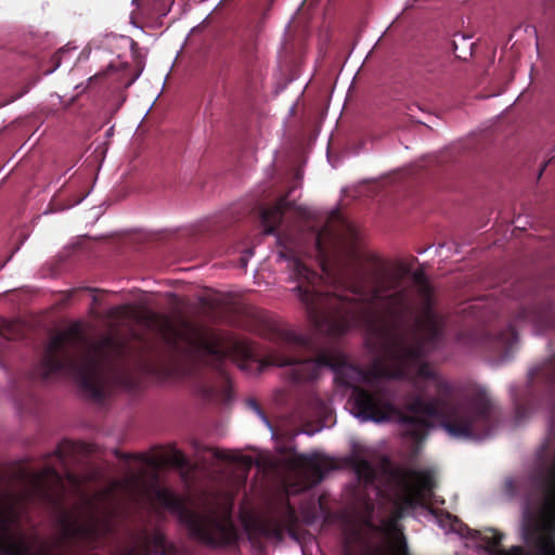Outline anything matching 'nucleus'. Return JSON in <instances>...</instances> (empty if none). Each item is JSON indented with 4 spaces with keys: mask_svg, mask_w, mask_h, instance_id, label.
<instances>
[{
    "mask_svg": "<svg viewBox=\"0 0 555 555\" xmlns=\"http://www.w3.org/2000/svg\"><path fill=\"white\" fill-rule=\"evenodd\" d=\"M281 257L289 260L293 291L305 307L317 332L339 336L351 327L364 330L366 344L390 364L389 373L378 364L362 369L338 352L323 350L314 358H298L279 352L268 354L260 369L286 366L294 384L317 379L324 367L335 380L352 389L349 401L361 421H398L415 441L426 438L430 420H439L455 438L479 440L489 437L500 420V409L488 391L477 388L465 400L455 398V389L425 358L438 348L444 333V317L436 310L435 289L424 270L412 273L416 300L402 287L412 264L372 259L366 270L357 266L359 254L352 249L338 260L334 278L350 295L324 292L322 276L309 269L291 247L287 235L278 234Z\"/></svg>",
    "mask_w": 555,
    "mask_h": 555,
    "instance_id": "nucleus-1",
    "label": "nucleus"
},
{
    "mask_svg": "<svg viewBox=\"0 0 555 555\" xmlns=\"http://www.w3.org/2000/svg\"><path fill=\"white\" fill-rule=\"evenodd\" d=\"M146 321L164 338L168 354L144 344L134 347L114 335L91 343L76 323L51 337L40 361L39 375L74 378L92 399L101 400L107 385L132 387L140 374H160L173 370L179 361L205 364L229 380L228 362L241 369L254 359L253 347L244 341L227 345L214 331L182 319L178 327L171 319L149 312Z\"/></svg>",
    "mask_w": 555,
    "mask_h": 555,
    "instance_id": "nucleus-2",
    "label": "nucleus"
},
{
    "mask_svg": "<svg viewBox=\"0 0 555 555\" xmlns=\"http://www.w3.org/2000/svg\"><path fill=\"white\" fill-rule=\"evenodd\" d=\"M516 322H529L539 333L555 331V309L548 301L521 308ZM554 389L555 353L529 370L524 389L511 388L516 422L520 423L527 417L537 396ZM505 491L511 496L522 495L525 534L530 545L528 551L521 546L505 550L501 545L503 533L494 529L486 532L470 529L450 513L438 516V521L451 531L482 542L493 555H555V413L550 421L547 438L537 451L534 465L526 477L507 479Z\"/></svg>",
    "mask_w": 555,
    "mask_h": 555,
    "instance_id": "nucleus-3",
    "label": "nucleus"
},
{
    "mask_svg": "<svg viewBox=\"0 0 555 555\" xmlns=\"http://www.w3.org/2000/svg\"><path fill=\"white\" fill-rule=\"evenodd\" d=\"M151 499L163 508L177 516L191 538L209 547H228L237 544V530L230 518L221 519L215 515L197 513L189 508L184 500L171 490L153 485Z\"/></svg>",
    "mask_w": 555,
    "mask_h": 555,
    "instance_id": "nucleus-4",
    "label": "nucleus"
},
{
    "mask_svg": "<svg viewBox=\"0 0 555 555\" xmlns=\"http://www.w3.org/2000/svg\"><path fill=\"white\" fill-rule=\"evenodd\" d=\"M63 525L66 534L76 540L83 553H91L100 548L112 532V525L107 520L74 524L64 518Z\"/></svg>",
    "mask_w": 555,
    "mask_h": 555,
    "instance_id": "nucleus-5",
    "label": "nucleus"
},
{
    "mask_svg": "<svg viewBox=\"0 0 555 555\" xmlns=\"http://www.w3.org/2000/svg\"><path fill=\"white\" fill-rule=\"evenodd\" d=\"M292 466L302 470L305 477L308 479L309 487L321 482L325 473L333 468L330 460H319L317 456H309L305 454L296 455L292 460Z\"/></svg>",
    "mask_w": 555,
    "mask_h": 555,
    "instance_id": "nucleus-6",
    "label": "nucleus"
},
{
    "mask_svg": "<svg viewBox=\"0 0 555 555\" xmlns=\"http://www.w3.org/2000/svg\"><path fill=\"white\" fill-rule=\"evenodd\" d=\"M388 475L403 486L414 481L418 492H431L436 485L434 476L429 472L388 467Z\"/></svg>",
    "mask_w": 555,
    "mask_h": 555,
    "instance_id": "nucleus-7",
    "label": "nucleus"
},
{
    "mask_svg": "<svg viewBox=\"0 0 555 555\" xmlns=\"http://www.w3.org/2000/svg\"><path fill=\"white\" fill-rule=\"evenodd\" d=\"M296 522V512L289 504H287L284 509L283 524L279 519L267 518L257 522L256 530L262 537L274 538L281 541L284 538V525L287 527H293Z\"/></svg>",
    "mask_w": 555,
    "mask_h": 555,
    "instance_id": "nucleus-8",
    "label": "nucleus"
},
{
    "mask_svg": "<svg viewBox=\"0 0 555 555\" xmlns=\"http://www.w3.org/2000/svg\"><path fill=\"white\" fill-rule=\"evenodd\" d=\"M295 207L294 202H289L287 195L280 197L272 206L266 207L261 210V224L264 234H274L280 227L284 212Z\"/></svg>",
    "mask_w": 555,
    "mask_h": 555,
    "instance_id": "nucleus-9",
    "label": "nucleus"
},
{
    "mask_svg": "<svg viewBox=\"0 0 555 555\" xmlns=\"http://www.w3.org/2000/svg\"><path fill=\"white\" fill-rule=\"evenodd\" d=\"M518 341V334L514 324H508L505 330L487 338L486 345L501 358H507Z\"/></svg>",
    "mask_w": 555,
    "mask_h": 555,
    "instance_id": "nucleus-10",
    "label": "nucleus"
},
{
    "mask_svg": "<svg viewBox=\"0 0 555 555\" xmlns=\"http://www.w3.org/2000/svg\"><path fill=\"white\" fill-rule=\"evenodd\" d=\"M357 478L365 486H371L376 480V469L373 464L360 456H352L349 461Z\"/></svg>",
    "mask_w": 555,
    "mask_h": 555,
    "instance_id": "nucleus-11",
    "label": "nucleus"
},
{
    "mask_svg": "<svg viewBox=\"0 0 555 555\" xmlns=\"http://www.w3.org/2000/svg\"><path fill=\"white\" fill-rule=\"evenodd\" d=\"M163 462L180 469L188 466V460L184 454L173 447H170L165 453Z\"/></svg>",
    "mask_w": 555,
    "mask_h": 555,
    "instance_id": "nucleus-12",
    "label": "nucleus"
},
{
    "mask_svg": "<svg viewBox=\"0 0 555 555\" xmlns=\"http://www.w3.org/2000/svg\"><path fill=\"white\" fill-rule=\"evenodd\" d=\"M167 540L166 535L158 529H155L151 534H145L144 543L141 545L142 550L147 548L150 545L156 550H164L166 547Z\"/></svg>",
    "mask_w": 555,
    "mask_h": 555,
    "instance_id": "nucleus-13",
    "label": "nucleus"
},
{
    "mask_svg": "<svg viewBox=\"0 0 555 555\" xmlns=\"http://www.w3.org/2000/svg\"><path fill=\"white\" fill-rule=\"evenodd\" d=\"M282 339L289 349H308L311 345L309 338L294 333H285Z\"/></svg>",
    "mask_w": 555,
    "mask_h": 555,
    "instance_id": "nucleus-14",
    "label": "nucleus"
},
{
    "mask_svg": "<svg viewBox=\"0 0 555 555\" xmlns=\"http://www.w3.org/2000/svg\"><path fill=\"white\" fill-rule=\"evenodd\" d=\"M326 237H328L331 240L335 238L332 231L328 230L327 227H324L321 231H319L317 233L315 238H314L315 248H317L319 255L322 257H326V255H327V246H326V242H325Z\"/></svg>",
    "mask_w": 555,
    "mask_h": 555,
    "instance_id": "nucleus-15",
    "label": "nucleus"
},
{
    "mask_svg": "<svg viewBox=\"0 0 555 555\" xmlns=\"http://www.w3.org/2000/svg\"><path fill=\"white\" fill-rule=\"evenodd\" d=\"M75 451V444L70 441H63L60 443L54 452L55 457L57 461L64 465L66 462V457L69 455V453Z\"/></svg>",
    "mask_w": 555,
    "mask_h": 555,
    "instance_id": "nucleus-16",
    "label": "nucleus"
},
{
    "mask_svg": "<svg viewBox=\"0 0 555 555\" xmlns=\"http://www.w3.org/2000/svg\"><path fill=\"white\" fill-rule=\"evenodd\" d=\"M210 451H211L214 457L217 459V460L227 461V462H233V463H237V462H240L242 460L241 455L231 454L228 451L220 450V449H217V448H212V449H210Z\"/></svg>",
    "mask_w": 555,
    "mask_h": 555,
    "instance_id": "nucleus-17",
    "label": "nucleus"
},
{
    "mask_svg": "<svg viewBox=\"0 0 555 555\" xmlns=\"http://www.w3.org/2000/svg\"><path fill=\"white\" fill-rule=\"evenodd\" d=\"M391 529L399 533V542L396 551L391 555H410L403 533L397 528L396 524L390 525Z\"/></svg>",
    "mask_w": 555,
    "mask_h": 555,
    "instance_id": "nucleus-18",
    "label": "nucleus"
},
{
    "mask_svg": "<svg viewBox=\"0 0 555 555\" xmlns=\"http://www.w3.org/2000/svg\"><path fill=\"white\" fill-rule=\"evenodd\" d=\"M113 555H147V548L142 550L141 546L122 547Z\"/></svg>",
    "mask_w": 555,
    "mask_h": 555,
    "instance_id": "nucleus-19",
    "label": "nucleus"
},
{
    "mask_svg": "<svg viewBox=\"0 0 555 555\" xmlns=\"http://www.w3.org/2000/svg\"><path fill=\"white\" fill-rule=\"evenodd\" d=\"M248 408H250L257 415H259L267 424H269V421L264 414V412L262 411L261 406L259 405V403L257 402L256 399H248L246 401Z\"/></svg>",
    "mask_w": 555,
    "mask_h": 555,
    "instance_id": "nucleus-20",
    "label": "nucleus"
},
{
    "mask_svg": "<svg viewBox=\"0 0 555 555\" xmlns=\"http://www.w3.org/2000/svg\"><path fill=\"white\" fill-rule=\"evenodd\" d=\"M130 309L129 306H119V307H116V308H113L112 311H111V315L112 317H120V315H125L128 313V310Z\"/></svg>",
    "mask_w": 555,
    "mask_h": 555,
    "instance_id": "nucleus-21",
    "label": "nucleus"
},
{
    "mask_svg": "<svg viewBox=\"0 0 555 555\" xmlns=\"http://www.w3.org/2000/svg\"><path fill=\"white\" fill-rule=\"evenodd\" d=\"M66 478L69 482H72L76 486H79L81 483L80 478L78 476H76L75 474L66 473Z\"/></svg>",
    "mask_w": 555,
    "mask_h": 555,
    "instance_id": "nucleus-22",
    "label": "nucleus"
},
{
    "mask_svg": "<svg viewBox=\"0 0 555 555\" xmlns=\"http://www.w3.org/2000/svg\"><path fill=\"white\" fill-rule=\"evenodd\" d=\"M61 53H62V50H60L57 53H55L53 55L52 61L55 63V65H54V68L52 70H54L56 67L60 66Z\"/></svg>",
    "mask_w": 555,
    "mask_h": 555,
    "instance_id": "nucleus-23",
    "label": "nucleus"
},
{
    "mask_svg": "<svg viewBox=\"0 0 555 555\" xmlns=\"http://www.w3.org/2000/svg\"><path fill=\"white\" fill-rule=\"evenodd\" d=\"M76 292H77V289H69V291H66V292L64 293V295H65V300H66V301H67V300H70V299H72V297L74 296V294H75Z\"/></svg>",
    "mask_w": 555,
    "mask_h": 555,
    "instance_id": "nucleus-24",
    "label": "nucleus"
},
{
    "mask_svg": "<svg viewBox=\"0 0 555 555\" xmlns=\"http://www.w3.org/2000/svg\"><path fill=\"white\" fill-rule=\"evenodd\" d=\"M552 163H553V159H550L547 163H545V164L543 165V167H542V168L540 169V171H539V176H538V178H541V176H542L543 171L545 170L546 166H547L548 164H552Z\"/></svg>",
    "mask_w": 555,
    "mask_h": 555,
    "instance_id": "nucleus-25",
    "label": "nucleus"
},
{
    "mask_svg": "<svg viewBox=\"0 0 555 555\" xmlns=\"http://www.w3.org/2000/svg\"><path fill=\"white\" fill-rule=\"evenodd\" d=\"M296 210L298 211L299 215L307 217L306 211L302 208L296 207Z\"/></svg>",
    "mask_w": 555,
    "mask_h": 555,
    "instance_id": "nucleus-26",
    "label": "nucleus"
},
{
    "mask_svg": "<svg viewBox=\"0 0 555 555\" xmlns=\"http://www.w3.org/2000/svg\"><path fill=\"white\" fill-rule=\"evenodd\" d=\"M313 400L315 401V403H317L318 405H321V404H322V401H321L319 398H313Z\"/></svg>",
    "mask_w": 555,
    "mask_h": 555,
    "instance_id": "nucleus-27",
    "label": "nucleus"
},
{
    "mask_svg": "<svg viewBox=\"0 0 555 555\" xmlns=\"http://www.w3.org/2000/svg\"><path fill=\"white\" fill-rule=\"evenodd\" d=\"M241 262H242V266L245 267L246 266V259L244 257L241 258Z\"/></svg>",
    "mask_w": 555,
    "mask_h": 555,
    "instance_id": "nucleus-28",
    "label": "nucleus"
},
{
    "mask_svg": "<svg viewBox=\"0 0 555 555\" xmlns=\"http://www.w3.org/2000/svg\"><path fill=\"white\" fill-rule=\"evenodd\" d=\"M323 271H325L327 274H330V272L327 271L326 264H323Z\"/></svg>",
    "mask_w": 555,
    "mask_h": 555,
    "instance_id": "nucleus-29",
    "label": "nucleus"
},
{
    "mask_svg": "<svg viewBox=\"0 0 555 555\" xmlns=\"http://www.w3.org/2000/svg\"><path fill=\"white\" fill-rule=\"evenodd\" d=\"M135 78L131 79L128 83H127V87L131 86V83L134 81Z\"/></svg>",
    "mask_w": 555,
    "mask_h": 555,
    "instance_id": "nucleus-30",
    "label": "nucleus"
},
{
    "mask_svg": "<svg viewBox=\"0 0 555 555\" xmlns=\"http://www.w3.org/2000/svg\"><path fill=\"white\" fill-rule=\"evenodd\" d=\"M338 215H339V212H338V211H334V212H333V217H334V216H335V217H338Z\"/></svg>",
    "mask_w": 555,
    "mask_h": 555,
    "instance_id": "nucleus-31",
    "label": "nucleus"
},
{
    "mask_svg": "<svg viewBox=\"0 0 555 555\" xmlns=\"http://www.w3.org/2000/svg\"><path fill=\"white\" fill-rule=\"evenodd\" d=\"M416 261H417V258L413 257L412 262H416Z\"/></svg>",
    "mask_w": 555,
    "mask_h": 555,
    "instance_id": "nucleus-32",
    "label": "nucleus"
}]
</instances>
